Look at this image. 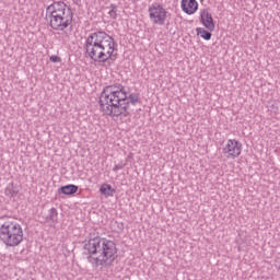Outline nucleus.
<instances>
[{
    "label": "nucleus",
    "mask_w": 280,
    "mask_h": 280,
    "mask_svg": "<svg viewBox=\"0 0 280 280\" xmlns=\"http://www.w3.org/2000/svg\"><path fill=\"white\" fill-rule=\"evenodd\" d=\"M128 104L137 106L139 104V94L131 93L121 84L108 85L104 88L100 96V106L103 115L109 117L128 116Z\"/></svg>",
    "instance_id": "nucleus-1"
},
{
    "label": "nucleus",
    "mask_w": 280,
    "mask_h": 280,
    "mask_svg": "<svg viewBox=\"0 0 280 280\" xmlns=\"http://www.w3.org/2000/svg\"><path fill=\"white\" fill-rule=\"evenodd\" d=\"M115 47H117L115 38L104 31L89 34L84 43L86 58L98 65H104L115 58Z\"/></svg>",
    "instance_id": "nucleus-2"
},
{
    "label": "nucleus",
    "mask_w": 280,
    "mask_h": 280,
    "mask_svg": "<svg viewBox=\"0 0 280 280\" xmlns=\"http://www.w3.org/2000/svg\"><path fill=\"white\" fill-rule=\"evenodd\" d=\"M83 248L86 261L91 264L92 268H108V266H113L117 255L115 242L101 236L90 238L85 242Z\"/></svg>",
    "instance_id": "nucleus-3"
},
{
    "label": "nucleus",
    "mask_w": 280,
    "mask_h": 280,
    "mask_svg": "<svg viewBox=\"0 0 280 280\" xmlns=\"http://www.w3.org/2000/svg\"><path fill=\"white\" fill-rule=\"evenodd\" d=\"M49 25L57 32H65L73 23V11L65 2H54L46 9Z\"/></svg>",
    "instance_id": "nucleus-4"
},
{
    "label": "nucleus",
    "mask_w": 280,
    "mask_h": 280,
    "mask_svg": "<svg viewBox=\"0 0 280 280\" xmlns=\"http://www.w3.org/2000/svg\"><path fill=\"white\" fill-rule=\"evenodd\" d=\"M0 240L11 248L19 246L23 242V226L15 221H5L0 226Z\"/></svg>",
    "instance_id": "nucleus-5"
},
{
    "label": "nucleus",
    "mask_w": 280,
    "mask_h": 280,
    "mask_svg": "<svg viewBox=\"0 0 280 280\" xmlns=\"http://www.w3.org/2000/svg\"><path fill=\"white\" fill-rule=\"evenodd\" d=\"M149 19L155 25H165V21L167 20V11L165 8H163V4L153 2L149 7Z\"/></svg>",
    "instance_id": "nucleus-6"
},
{
    "label": "nucleus",
    "mask_w": 280,
    "mask_h": 280,
    "mask_svg": "<svg viewBox=\"0 0 280 280\" xmlns=\"http://www.w3.org/2000/svg\"><path fill=\"white\" fill-rule=\"evenodd\" d=\"M225 159H237L242 154V143L236 139H229L222 148Z\"/></svg>",
    "instance_id": "nucleus-7"
},
{
    "label": "nucleus",
    "mask_w": 280,
    "mask_h": 280,
    "mask_svg": "<svg viewBox=\"0 0 280 280\" xmlns=\"http://www.w3.org/2000/svg\"><path fill=\"white\" fill-rule=\"evenodd\" d=\"M200 22L208 32L215 30V22H213V16L209 13V10L203 9L200 11Z\"/></svg>",
    "instance_id": "nucleus-8"
},
{
    "label": "nucleus",
    "mask_w": 280,
    "mask_h": 280,
    "mask_svg": "<svg viewBox=\"0 0 280 280\" xmlns=\"http://www.w3.org/2000/svg\"><path fill=\"white\" fill-rule=\"evenodd\" d=\"M180 8L185 14H196L198 12V1L196 0H182Z\"/></svg>",
    "instance_id": "nucleus-9"
},
{
    "label": "nucleus",
    "mask_w": 280,
    "mask_h": 280,
    "mask_svg": "<svg viewBox=\"0 0 280 280\" xmlns=\"http://www.w3.org/2000/svg\"><path fill=\"white\" fill-rule=\"evenodd\" d=\"M59 194H63V196H73V194H78V186L73 184H69L66 186H62L58 189Z\"/></svg>",
    "instance_id": "nucleus-10"
},
{
    "label": "nucleus",
    "mask_w": 280,
    "mask_h": 280,
    "mask_svg": "<svg viewBox=\"0 0 280 280\" xmlns=\"http://www.w3.org/2000/svg\"><path fill=\"white\" fill-rule=\"evenodd\" d=\"M4 195L8 196V198H15V196H19V189L14 186V183L7 185Z\"/></svg>",
    "instance_id": "nucleus-11"
},
{
    "label": "nucleus",
    "mask_w": 280,
    "mask_h": 280,
    "mask_svg": "<svg viewBox=\"0 0 280 280\" xmlns=\"http://www.w3.org/2000/svg\"><path fill=\"white\" fill-rule=\"evenodd\" d=\"M100 192L102 194V196H105V198H109L113 197V195L115 194V189H113V186H110L109 184H102Z\"/></svg>",
    "instance_id": "nucleus-12"
},
{
    "label": "nucleus",
    "mask_w": 280,
    "mask_h": 280,
    "mask_svg": "<svg viewBox=\"0 0 280 280\" xmlns=\"http://www.w3.org/2000/svg\"><path fill=\"white\" fill-rule=\"evenodd\" d=\"M197 34H198V36L203 38V40H211V36H212L211 32H209L202 27L197 28Z\"/></svg>",
    "instance_id": "nucleus-13"
},
{
    "label": "nucleus",
    "mask_w": 280,
    "mask_h": 280,
    "mask_svg": "<svg viewBox=\"0 0 280 280\" xmlns=\"http://www.w3.org/2000/svg\"><path fill=\"white\" fill-rule=\"evenodd\" d=\"M117 12H118V8L116 4H110L109 5V11L108 14L110 16V19H117Z\"/></svg>",
    "instance_id": "nucleus-14"
},
{
    "label": "nucleus",
    "mask_w": 280,
    "mask_h": 280,
    "mask_svg": "<svg viewBox=\"0 0 280 280\" xmlns=\"http://www.w3.org/2000/svg\"><path fill=\"white\" fill-rule=\"evenodd\" d=\"M124 167H126V164L118 163L113 167V172H119V170H124Z\"/></svg>",
    "instance_id": "nucleus-15"
},
{
    "label": "nucleus",
    "mask_w": 280,
    "mask_h": 280,
    "mask_svg": "<svg viewBox=\"0 0 280 280\" xmlns=\"http://www.w3.org/2000/svg\"><path fill=\"white\" fill-rule=\"evenodd\" d=\"M49 60H50V62H61L60 57H58L56 55L50 56Z\"/></svg>",
    "instance_id": "nucleus-16"
},
{
    "label": "nucleus",
    "mask_w": 280,
    "mask_h": 280,
    "mask_svg": "<svg viewBox=\"0 0 280 280\" xmlns=\"http://www.w3.org/2000/svg\"><path fill=\"white\" fill-rule=\"evenodd\" d=\"M51 220H55V215H58V212L56 211V208H51L49 210Z\"/></svg>",
    "instance_id": "nucleus-17"
}]
</instances>
